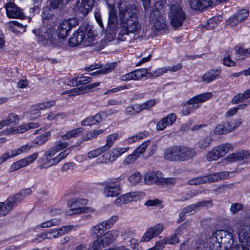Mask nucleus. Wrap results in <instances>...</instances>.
<instances>
[{
  "label": "nucleus",
  "mask_w": 250,
  "mask_h": 250,
  "mask_svg": "<svg viewBox=\"0 0 250 250\" xmlns=\"http://www.w3.org/2000/svg\"><path fill=\"white\" fill-rule=\"evenodd\" d=\"M120 24L117 21L115 9H110L106 32L107 34L115 36L117 33L119 36L128 35L130 34H140L142 26L137 16L136 9L132 5L121 4L119 7Z\"/></svg>",
  "instance_id": "f257e3e1"
},
{
  "label": "nucleus",
  "mask_w": 250,
  "mask_h": 250,
  "mask_svg": "<svg viewBox=\"0 0 250 250\" xmlns=\"http://www.w3.org/2000/svg\"><path fill=\"white\" fill-rule=\"evenodd\" d=\"M107 229L103 222H99L91 228L90 235L93 238H97L90 246L91 249L99 250L106 248L118 237V230L112 229L105 232Z\"/></svg>",
  "instance_id": "f03ea898"
},
{
  "label": "nucleus",
  "mask_w": 250,
  "mask_h": 250,
  "mask_svg": "<svg viewBox=\"0 0 250 250\" xmlns=\"http://www.w3.org/2000/svg\"><path fill=\"white\" fill-rule=\"evenodd\" d=\"M195 149L184 146H175L166 148L164 154L165 159L172 162H185L196 155Z\"/></svg>",
  "instance_id": "7ed1b4c3"
},
{
  "label": "nucleus",
  "mask_w": 250,
  "mask_h": 250,
  "mask_svg": "<svg viewBox=\"0 0 250 250\" xmlns=\"http://www.w3.org/2000/svg\"><path fill=\"white\" fill-rule=\"evenodd\" d=\"M74 146L69 147L56 156L57 152L52 146L44 153L42 157L44 162L40 166V168H46L58 164L61 160L65 158L73 149Z\"/></svg>",
  "instance_id": "20e7f679"
},
{
  "label": "nucleus",
  "mask_w": 250,
  "mask_h": 250,
  "mask_svg": "<svg viewBox=\"0 0 250 250\" xmlns=\"http://www.w3.org/2000/svg\"><path fill=\"white\" fill-rule=\"evenodd\" d=\"M168 18L171 25L175 29H178L182 26L186 19V14L178 2L171 5Z\"/></svg>",
  "instance_id": "39448f33"
},
{
  "label": "nucleus",
  "mask_w": 250,
  "mask_h": 250,
  "mask_svg": "<svg viewBox=\"0 0 250 250\" xmlns=\"http://www.w3.org/2000/svg\"><path fill=\"white\" fill-rule=\"evenodd\" d=\"M87 204V200L85 199L74 198L68 201V206L70 209L66 211L68 215L73 214H80L93 211L91 208L85 207Z\"/></svg>",
  "instance_id": "423d86ee"
},
{
  "label": "nucleus",
  "mask_w": 250,
  "mask_h": 250,
  "mask_svg": "<svg viewBox=\"0 0 250 250\" xmlns=\"http://www.w3.org/2000/svg\"><path fill=\"white\" fill-rule=\"evenodd\" d=\"M120 177L111 178L107 180L104 183L103 188V194L106 197H115L121 193L120 184Z\"/></svg>",
  "instance_id": "0eeeda50"
},
{
  "label": "nucleus",
  "mask_w": 250,
  "mask_h": 250,
  "mask_svg": "<svg viewBox=\"0 0 250 250\" xmlns=\"http://www.w3.org/2000/svg\"><path fill=\"white\" fill-rule=\"evenodd\" d=\"M150 23L154 30L161 31L167 28L166 19L158 9H154L150 15Z\"/></svg>",
  "instance_id": "6e6552de"
},
{
  "label": "nucleus",
  "mask_w": 250,
  "mask_h": 250,
  "mask_svg": "<svg viewBox=\"0 0 250 250\" xmlns=\"http://www.w3.org/2000/svg\"><path fill=\"white\" fill-rule=\"evenodd\" d=\"M213 236L219 241L222 247H224L225 250H230L234 247H232L233 243V235L228 231L225 230H218L212 233Z\"/></svg>",
  "instance_id": "1a4fd4ad"
},
{
  "label": "nucleus",
  "mask_w": 250,
  "mask_h": 250,
  "mask_svg": "<svg viewBox=\"0 0 250 250\" xmlns=\"http://www.w3.org/2000/svg\"><path fill=\"white\" fill-rule=\"evenodd\" d=\"M87 36V38L86 39L85 35L83 30L79 29L73 33L68 41V44L71 46H77L82 43H84L85 45H87L91 39L95 36V34L89 33Z\"/></svg>",
  "instance_id": "9d476101"
},
{
  "label": "nucleus",
  "mask_w": 250,
  "mask_h": 250,
  "mask_svg": "<svg viewBox=\"0 0 250 250\" xmlns=\"http://www.w3.org/2000/svg\"><path fill=\"white\" fill-rule=\"evenodd\" d=\"M129 150V147H116L112 149L108 152L103 155V160L102 163H108L115 161L122 154L126 152Z\"/></svg>",
  "instance_id": "9b49d317"
},
{
  "label": "nucleus",
  "mask_w": 250,
  "mask_h": 250,
  "mask_svg": "<svg viewBox=\"0 0 250 250\" xmlns=\"http://www.w3.org/2000/svg\"><path fill=\"white\" fill-rule=\"evenodd\" d=\"M164 229V225L161 223L149 228L141 238V241L143 242L149 241L153 238L161 233Z\"/></svg>",
  "instance_id": "f8f14e48"
},
{
  "label": "nucleus",
  "mask_w": 250,
  "mask_h": 250,
  "mask_svg": "<svg viewBox=\"0 0 250 250\" xmlns=\"http://www.w3.org/2000/svg\"><path fill=\"white\" fill-rule=\"evenodd\" d=\"M238 234L239 241L243 248L246 250H249V247H250V226H245L240 228Z\"/></svg>",
  "instance_id": "ddd939ff"
},
{
  "label": "nucleus",
  "mask_w": 250,
  "mask_h": 250,
  "mask_svg": "<svg viewBox=\"0 0 250 250\" xmlns=\"http://www.w3.org/2000/svg\"><path fill=\"white\" fill-rule=\"evenodd\" d=\"M6 15L9 18L23 19L24 14L21 9L13 2L7 3L5 5Z\"/></svg>",
  "instance_id": "4468645a"
},
{
  "label": "nucleus",
  "mask_w": 250,
  "mask_h": 250,
  "mask_svg": "<svg viewBox=\"0 0 250 250\" xmlns=\"http://www.w3.org/2000/svg\"><path fill=\"white\" fill-rule=\"evenodd\" d=\"M249 160H250V153L246 150L230 154L223 159L224 161L228 163L240 162L241 161L246 162Z\"/></svg>",
  "instance_id": "2eb2a0df"
},
{
  "label": "nucleus",
  "mask_w": 250,
  "mask_h": 250,
  "mask_svg": "<svg viewBox=\"0 0 250 250\" xmlns=\"http://www.w3.org/2000/svg\"><path fill=\"white\" fill-rule=\"evenodd\" d=\"M32 192L30 188H26L21 190L19 193L16 194L12 197H10L7 199L9 204L13 208L20 203L24 198H26Z\"/></svg>",
  "instance_id": "dca6fc26"
},
{
  "label": "nucleus",
  "mask_w": 250,
  "mask_h": 250,
  "mask_svg": "<svg viewBox=\"0 0 250 250\" xmlns=\"http://www.w3.org/2000/svg\"><path fill=\"white\" fill-rule=\"evenodd\" d=\"M71 28L72 25L70 20H66L62 21L59 23L56 30L58 37L62 39L66 38Z\"/></svg>",
  "instance_id": "f3484780"
},
{
  "label": "nucleus",
  "mask_w": 250,
  "mask_h": 250,
  "mask_svg": "<svg viewBox=\"0 0 250 250\" xmlns=\"http://www.w3.org/2000/svg\"><path fill=\"white\" fill-rule=\"evenodd\" d=\"M221 69H210L200 77V81L205 83H209L212 81L220 78Z\"/></svg>",
  "instance_id": "a211bd4d"
},
{
  "label": "nucleus",
  "mask_w": 250,
  "mask_h": 250,
  "mask_svg": "<svg viewBox=\"0 0 250 250\" xmlns=\"http://www.w3.org/2000/svg\"><path fill=\"white\" fill-rule=\"evenodd\" d=\"M56 104L55 101H50L46 102L39 103L32 106L30 109V112L35 117H38L40 116L41 113L39 110H44L45 109L54 106Z\"/></svg>",
  "instance_id": "6ab92c4d"
},
{
  "label": "nucleus",
  "mask_w": 250,
  "mask_h": 250,
  "mask_svg": "<svg viewBox=\"0 0 250 250\" xmlns=\"http://www.w3.org/2000/svg\"><path fill=\"white\" fill-rule=\"evenodd\" d=\"M94 0H78L75 9L84 15L87 14L93 6Z\"/></svg>",
  "instance_id": "aec40b11"
},
{
  "label": "nucleus",
  "mask_w": 250,
  "mask_h": 250,
  "mask_svg": "<svg viewBox=\"0 0 250 250\" xmlns=\"http://www.w3.org/2000/svg\"><path fill=\"white\" fill-rule=\"evenodd\" d=\"M145 182L146 184L150 185L153 183H156L157 185H161L162 179V173L160 172L149 171L145 175Z\"/></svg>",
  "instance_id": "412c9836"
},
{
  "label": "nucleus",
  "mask_w": 250,
  "mask_h": 250,
  "mask_svg": "<svg viewBox=\"0 0 250 250\" xmlns=\"http://www.w3.org/2000/svg\"><path fill=\"white\" fill-rule=\"evenodd\" d=\"M146 74V70L145 69H138L123 75L121 77V80L123 81L139 80L144 77Z\"/></svg>",
  "instance_id": "4be33fe9"
},
{
  "label": "nucleus",
  "mask_w": 250,
  "mask_h": 250,
  "mask_svg": "<svg viewBox=\"0 0 250 250\" xmlns=\"http://www.w3.org/2000/svg\"><path fill=\"white\" fill-rule=\"evenodd\" d=\"M100 84L99 83H95L88 85H87L85 86H82L81 87H77L73 89H72L69 90H66L63 91L62 93V94H67L70 96H75L78 95H82L84 94L85 92V90L86 88L88 89L93 88L97 86H98Z\"/></svg>",
  "instance_id": "5701e85b"
},
{
  "label": "nucleus",
  "mask_w": 250,
  "mask_h": 250,
  "mask_svg": "<svg viewBox=\"0 0 250 250\" xmlns=\"http://www.w3.org/2000/svg\"><path fill=\"white\" fill-rule=\"evenodd\" d=\"M176 116L174 114H169L165 118L161 119L157 124V130H164L167 126L172 125L176 121Z\"/></svg>",
  "instance_id": "b1692460"
},
{
  "label": "nucleus",
  "mask_w": 250,
  "mask_h": 250,
  "mask_svg": "<svg viewBox=\"0 0 250 250\" xmlns=\"http://www.w3.org/2000/svg\"><path fill=\"white\" fill-rule=\"evenodd\" d=\"M219 159L223 157L233 149L232 146L229 143L221 144L213 147Z\"/></svg>",
  "instance_id": "393cba45"
},
{
  "label": "nucleus",
  "mask_w": 250,
  "mask_h": 250,
  "mask_svg": "<svg viewBox=\"0 0 250 250\" xmlns=\"http://www.w3.org/2000/svg\"><path fill=\"white\" fill-rule=\"evenodd\" d=\"M190 7L195 10H203L211 6L212 0H189Z\"/></svg>",
  "instance_id": "a878e982"
},
{
  "label": "nucleus",
  "mask_w": 250,
  "mask_h": 250,
  "mask_svg": "<svg viewBox=\"0 0 250 250\" xmlns=\"http://www.w3.org/2000/svg\"><path fill=\"white\" fill-rule=\"evenodd\" d=\"M203 245L205 249L208 250H218V249L222 247L219 241L217 240V238L212 234L207 239Z\"/></svg>",
  "instance_id": "bb28decb"
},
{
  "label": "nucleus",
  "mask_w": 250,
  "mask_h": 250,
  "mask_svg": "<svg viewBox=\"0 0 250 250\" xmlns=\"http://www.w3.org/2000/svg\"><path fill=\"white\" fill-rule=\"evenodd\" d=\"M213 96L211 92H206L198 95L188 100V103L199 105V104L204 102Z\"/></svg>",
  "instance_id": "cd10ccee"
},
{
  "label": "nucleus",
  "mask_w": 250,
  "mask_h": 250,
  "mask_svg": "<svg viewBox=\"0 0 250 250\" xmlns=\"http://www.w3.org/2000/svg\"><path fill=\"white\" fill-rule=\"evenodd\" d=\"M39 125L36 123H29L24 125H21L17 126L12 130L7 131L8 132H12L14 133H23L28 130L30 128H36L38 127Z\"/></svg>",
  "instance_id": "c85d7f7f"
},
{
  "label": "nucleus",
  "mask_w": 250,
  "mask_h": 250,
  "mask_svg": "<svg viewBox=\"0 0 250 250\" xmlns=\"http://www.w3.org/2000/svg\"><path fill=\"white\" fill-rule=\"evenodd\" d=\"M19 121L20 117L14 113L9 114L5 119L1 121L3 127L10 125H15L19 124Z\"/></svg>",
  "instance_id": "c756f323"
},
{
  "label": "nucleus",
  "mask_w": 250,
  "mask_h": 250,
  "mask_svg": "<svg viewBox=\"0 0 250 250\" xmlns=\"http://www.w3.org/2000/svg\"><path fill=\"white\" fill-rule=\"evenodd\" d=\"M126 204L133 201H136L143 196V194L141 192L134 191L123 194Z\"/></svg>",
  "instance_id": "7c9ffc66"
},
{
  "label": "nucleus",
  "mask_w": 250,
  "mask_h": 250,
  "mask_svg": "<svg viewBox=\"0 0 250 250\" xmlns=\"http://www.w3.org/2000/svg\"><path fill=\"white\" fill-rule=\"evenodd\" d=\"M120 138V136L117 132H115L108 135L106 138V143L104 146H103L105 150L107 151L113 145L114 142L116 140H118Z\"/></svg>",
  "instance_id": "2f4dec72"
},
{
  "label": "nucleus",
  "mask_w": 250,
  "mask_h": 250,
  "mask_svg": "<svg viewBox=\"0 0 250 250\" xmlns=\"http://www.w3.org/2000/svg\"><path fill=\"white\" fill-rule=\"evenodd\" d=\"M198 208L196 203L190 205L182 209L179 214L180 219L178 220V222H180L184 219V216L187 213H192L193 212L196 211Z\"/></svg>",
  "instance_id": "473e14b6"
},
{
  "label": "nucleus",
  "mask_w": 250,
  "mask_h": 250,
  "mask_svg": "<svg viewBox=\"0 0 250 250\" xmlns=\"http://www.w3.org/2000/svg\"><path fill=\"white\" fill-rule=\"evenodd\" d=\"M101 120V115L100 114H96L94 116L89 117L83 120L82 122V124L84 126H91L99 124Z\"/></svg>",
  "instance_id": "72a5a7b5"
},
{
  "label": "nucleus",
  "mask_w": 250,
  "mask_h": 250,
  "mask_svg": "<svg viewBox=\"0 0 250 250\" xmlns=\"http://www.w3.org/2000/svg\"><path fill=\"white\" fill-rule=\"evenodd\" d=\"M83 130L82 128H78L67 131L65 134L61 136V139L63 141H65L72 138L76 137L79 136Z\"/></svg>",
  "instance_id": "f704fd0d"
},
{
  "label": "nucleus",
  "mask_w": 250,
  "mask_h": 250,
  "mask_svg": "<svg viewBox=\"0 0 250 250\" xmlns=\"http://www.w3.org/2000/svg\"><path fill=\"white\" fill-rule=\"evenodd\" d=\"M51 133L50 131H46L43 134L34 139L32 144L34 145L41 146L43 145L50 137Z\"/></svg>",
  "instance_id": "c9c22d12"
},
{
  "label": "nucleus",
  "mask_w": 250,
  "mask_h": 250,
  "mask_svg": "<svg viewBox=\"0 0 250 250\" xmlns=\"http://www.w3.org/2000/svg\"><path fill=\"white\" fill-rule=\"evenodd\" d=\"M12 208L9 204L7 200L4 202H0V216H5L7 214Z\"/></svg>",
  "instance_id": "e433bc0d"
},
{
  "label": "nucleus",
  "mask_w": 250,
  "mask_h": 250,
  "mask_svg": "<svg viewBox=\"0 0 250 250\" xmlns=\"http://www.w3.org/2000/svg\"><path fill=\"white\" fill-rule=\"evenodd\" d=\"M41 38L43 41L46 42H45L46 44H53L54 46L57 45L54 41L53 32L51 30L44 33Z\"/></svg>",
  "instance_id": "4c0bfd02"
},
{
  "label": "nucleus",
  "mask_w": 250,
  "mask_h": 250,
  "mask_svg": "<svg viewBox=\"0 0 250 250\" xmlns=\"http://www.w3.org/2000/svg\"><path fill=\"white\" fill-rule=\"evenodd\" d=\"M225 124L229 132L238 128L242 123L240 119L225 122Z\"/></svg>",
  "instance_id": "58836bf2"
},
{
  "label": "nucleus",
  "mask_w": 250,
  "mask_h": 250,
  "mask_svg": "<svg viewBox=\"0 0 250 250\" xmlns=\"http://www.w3.org/2000/svg\"><path fill=\"white\" fill-rule=\"evenodd\" d=\"M229 131L226 127L225 122H223L217 125L214 128L213 133L216 135L225 134L228 133Z\"/></svg>",
  "instance_id": "ea45409f"
},
{
  "label": "nucleus",
  "mask_w": 250,
  "mask_h": 250,
  "mask_svg": "<svg viewBox=\"0 0 250 250\" xmlns=\"http://www.w3.org/2000/svg\"><path fill=\"white\" fill-rule=\"evenodd\" d=\"M128 180L132 185H136L142 181V175L139 172L132 173L128 177Z\"/></svg>",
  "instance_id": "a19ab883"
},
{
  "label": "nucleus",
  "mask_w": 250,
  "mask_h": 250,
  "mask_svg": "<svg viewBox=\"0 0 250 250\" xmlns=\"http://www.w3.org/2000/svg\"><path fill=\"white\" fill-rule=\"evenodd\" d=\"M211 142V138L210 136H206L199 140L197 145L200 148H206L210 146Z\"/></svg>",
  "instance_id": "79ce46f5"
},
{
  "label": "nucleus",
  "mask_w": 250,
  "mask_h": 250,
  "mask_svg": "<svg viewBox=\"0 0 250 250\" xmlns=\"http://www.w3.org/2000/svg\"><path fill=\"white\" fill-rule=\"evenodd\" d=\"M107 151L103 146L96 149L90 151L87 153V157L89 159L96 158L101 154Z\"/></svg>",
  "instance_id": "37998d69"
},
{
  "label": "nucleus",
  "mask_w": 250,
  "mask_h": 250,
  "mask_svg": "<svg viewBox=\"0 0 250 250\" xmlns=\"http://www.w3.org/2000/svg\"><path fill=\"white\" fill-rule=\"evenodd\" d=\"M60 223V219L55 218L50 220L45 221L40 224L42 228H47L58 225Z\"/></svg>",
  "instance_id": "c03bdc74"
},
{
  "label": "nucleus",
  "mask_w": 250,
  "mask_h": 250,
  "mask_svg": "<svg viewBox=\"0 0 250 250\" xmlns=\"http://www.w3.org/2000/svg\"><path fill=\"white\" fill-rule=\"evenodd\" d=\"M199 105H193L192 104L188 103V101L185 104L182 108V113L184 115H189L194 109H197Z\"/></svg>",
  "instance_id": "a18cd8bd"
},
{
  "label": "nucleus",
  "mask_w": 250,
  "mask_h": 250,
  "mask_svg": "<svg viewBox=\"0 0 250 250\" xmlns=\"http://www.w3.org/2000/svg\"><path fill=\"white\" fill-rule=\"evenodd\" d=\"M150 142L149 140L145 141L137 147L133 152L139 157L141 154L145 152L146 148L150 144Z\"/></svg>",
  "instance_id": "49530a36"
},
{
  "label": "nucleus",
  "mask_w": 250,
  "mask_h": 250,
  "mask_svg": "<svg viewBox=\"0 0 250 250\" xmlns=\"http://www.w3.org/2000/svg\"><path fill=\"white\" fill-rule=\"evenodd\" d=\"M201 245V243H197V241H193L192 242L190 243L189 241H186L183 243L181 246V249H186V248H190V249H198L200 248H202L200 246Z\"/></svg>",
  "instance_id": "de8ad7c7"
},
{
  "label": "nucleus",
  "mask_w": 250,
  "mask_h": 250,
  "mask_svg": "<svg viewBox=\"0 0 250 250\" xmlns=\"http://www.w3.org/2000/svg\"><path fill=\"white\" fill-rule=\"evenodd\" d=\"M119 216L118 215H114L111 216L108 219L102 221L107 229H110L118 221Z\"/></svg>",
  "instance_id": "09e8293b"
},
{
  "label": "nucleus",
  "mask_w": 250,
  "mask_h": 250,
  "mask_svg": "<svg viewBox=\"0 0 250 250\" xmlns=\"http://www.w3.org/2000/svg\"><path fill=\"white\" fill-rule=\"evenodd\" d=\"M205 158L208 162L217 161L219 159L213 148L206 153Z\"/></svg>",
  "instance_id": "8fccbe9b"
},
{
  "label": "nucleus",
  "mask_w": 250,
  "mask_h": 250,
  "mask_svg": "<svg viewBox=\"0 0 250 250\" xmlns=\"http://www.w3.org/2000/svg\"><path fill=\"white\" fill-rule=\"evenodd\" d=\"M139 157L134 152L127 156L123 162L124 166H128L134 163Z\"/></svg>",
  "instance_id": "3c124183"
},
{
  "label": "nucleus",
  "mask_w": 250,
  "mask_h": 250,
  "mask_svg": "<svg viewBox=\"0 0 250 250\" xmlns=\"http://www.w3.org/2000/svg\"><path fill=\"white\" fill-rule=\"evenodd\" d=\"M35 146L33 145H29L28 144L22 146L20 148L14 150V154H12L13 156H17L22 153L26 152L29 151L31 148L34 147Z\"/></svg>",
  "instance_id": "603ef678"
},
{
  "label": "nucleus",
  "mask_w": 250,
  "mask_h": 250,
  "mask_svg": "<svg viewBox=\"0 0 250 250\" xmlns=\"http://www.w3.org/2000/svg\"><path fill=\"white\" fill-rule=\"evenodd\" d=\"M235 50L238 55V57L240 59H243L249 56L248 49H244L241 47L236 46L235 47Z\"/></svg>",
  "instance_id": "864d4df0"
},
{
  "label": "nucleus",
  "mask_w": 250,
  "mask_h": 250,
  "mask_svg": "<svg viewBox=\"0 0 250 250\" xmlns=\"http://www.w3.org/2000/svg\"><path fill=\"white\" fill-rule=\"evenodd\" d=\"M237 21L241 22L246 19L249 15V11L246 9H242L239 10L236 14Z\"/></svg>",
  "instance_id": "5fc2aeb1"
},
{
  "label": "nucleus",
  "mask_w": 250,
  "mask_h": 250,
  "mask_svg": "<svg viewBox=\"0 0 250 250\" xmlns=\"http://www.w3.org/2000/svg\"><path fill=\"white\" fill-rule=\"evenodd\" d=\"M91 78L87 76H81L77 77L75 80V83L76 85L78 84H85L91 82Z\"/></svg>",
  "instance_id": "6e6d98bb"
},
{
  "label": "nucleus",
  "mask_w": 250,
  "mask_h": 250,
  "mask_svg": "<svg viewBox=\"0 0 250 250\" xmlns=\"http://www.w3.org/2000/svg\"><path fill=\"white\" fill-rule=\"evenodd\" d=\"M244 209V206L243 204L239 203L232 204L230 207V211L232 214H235L240 210H243Z\"/></svg>",
  "instance_id": "4d7b16f0"
},
{
  "label": "nucleus",
  "mask_w": 250,
  "mask_h": 250,
  "mask_svg": "<svg viewBox=\"0 0 250 250\" xmlns=\"http://www.w3.org/2000/svg\"><path fill=\"white\" fill-rule=\"evenodd\" d=\"M68 146V144L67 143L62 142L61 141H58L56 142L55 146H54L52 147L58 153L60 151L65 149Z\"/></svg>",
  "instance_id": "13d9d810"
},
{
  "label": "nucleus",
  "mask_w": 250,
  "mask_h": 250,
  "mask_svg": "<svg viewBox=\"0 0 250 250\" xmlns=\"http://www.w3.org/2000/svg\"><path fill=\"white\" fill-rule=\"evenodd\" d=\"M130 84L120 86L116 88H114L111 89H109L105 92V95L111 94L114 93H116L120 91L128 89L130 87Z\"/></svg>",
  "instance_id": "bf43d9fd"
},
{
  "label": "nucleus",
  "mask_w": 250,
  "mask_h": 250,
  "mask_svg": "<svg viewBox=\"0 0 250 250\" xmlns=\"http://www.w3.org/2000/svg\"><path fill=\"white\" fill-rule=\"evenodd\" d=\"M204 177L205 183L218 181L216 172L204 175Z\"/></svg>",
  "instance_id": "052dcab7"
},
{
  "label": "nucleus",
  "mask_w": 250,
  "mask_h": 250,
  "mask_svg": "<svg viewBox=\"0 0 250 250\" xmlns=\"http://www.w3.org/2000/svg\"><path fill=\"white\" fill-rule=\"evenodd\" d=\"M205 183L204 176L192 178L188 181V184L190 185H197Z\"/></svg>",
  "instance_id": "680f3d73"
},
{
  "label": "nucleus",
  "mask_w": 250,
  "mask_h": 250,
  "mask_svg": "<svg viewBox=\"0 0 250 250\" xmlns=\"http://www.w3.org/2000/svg\"><path fill=\"white\" fill-rule=\"evenodd\" d=\"M47 239H52L59 237L60 236L58 229H51L46 232Z\"/></svg>",
  "instance_id": "e2e57ef3"
},
{
  "label": "nucleus",
  "mask_w": 250,
  "mask_h": 250,
  "mask_svg": "<svg viewBox=\"0 0 250 250\" xmlns=\"http://www.w3.org/2000/svg\"><path fill=\"white\" fill-rule=\"evenodd\" d=\"M157 102L155 99H150L142 104L144 110H147L156 104Z\"/></svg>",
  "instance_id": "0e129e2a"
},
{
  "label": "nucleus",
  "mask_w": 250,
  "mask_h": 250,
  "mask_svg": "<svg viewBox=\"0 0 250 250\" xmlns=\"http://www.w3.org/2000/svg\"><path fill=\"white\" fill-rule=\"evenodd\" d=\"M9 29L14 33H18V30L15 28L16 26L21 27L22 25L17 21H12L7 23Z\"/></svg>",
  "instance_id": "69168bd1"
},
{
  "label": "nucleus",
  "mask_w": 250,
  "mask_h": 250,
  "mask_svg": "<svg viewBox=\"0 0 250 250\" xmlns=\"http://www.w3.org/2000/svg\"><path fill=\"white\" fill-rule=\"evenodd\" d=\"M167 72V67L159 68L155 70L151 74L152 76L157 77H159Z\"/></svg>",
  "instance_id": "338daca9"
},
{
  "label": "nucleus",
  "mask_w": 250,
  "mask_h": 250,
  "mask_svg": "<svg viewBox=\"0 0 250 250\" xmlns=\"http://www.w3.org/2000/svg\"><path fill=\"white\" fill-rule=\"evenodd\" d=\"M73 227L72 226H64L58 229L60 236L65 234L69 232Z\"/></svg>",
  "instance_id": "774afa93"
}]
</instances>
